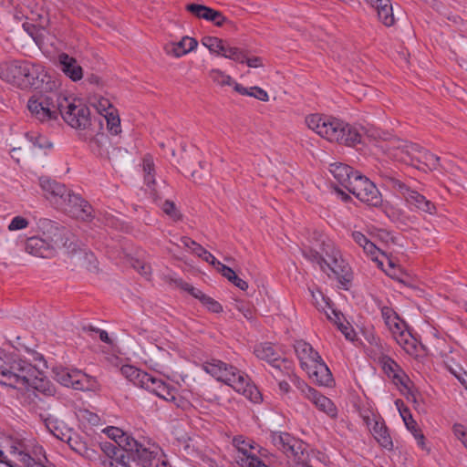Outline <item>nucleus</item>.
<instances>
[{
  "label": "nucleus",
  "mask_w": 467,
  "mask_h": 467,
  "mask_svg": "<svg viewBox=\"0 0 467 467\" xmlns=\"http://www.w3.org/2000/svg\"><path fill=\"white\" fill-rule=\"evenodd\" d=\"M109 438H110L113 441L119 445H124L126 441H130V440H135L134 438L126 435L122 430L117 427L109 426L107 427L103 431Z\"/></svg>",
  "instance_id": "37"
},
{
  "label": "nucleus",
  "mask_w": 467,
  "mask_h": 467,
  "mask_svg": "<svg viewBox=\"0 0 467 467\" xmlns=\"http://www.w3.org/2000/svg\"><path fill=\"white\" fill-rule=\"evenodd\" d=\"M203 370L215 378L218 381L232 387L236 392L241 393L254 403L262 400V395L257 387L251 382L250 378L244 372L234 366L220 359H212L202 365Z\"/></svg>",
  "instance_id": "3"
},
{
  "label": "nucleus",
  "mask_w": 467,
  "mask_h": 467,
  "mask_svg": "<svg viewBox=\"0 0 467 467\" xmlns=\"http://www.w3.org/2000/svg\"><path fill=\"white\" fill-rule=\"evenodd\" d=\"M373 420L374 425L370 429L373 437L382 448L392 451L393 441L384 420L381 417H374Z\"/></svg>",
  "instance_id": "23"
},
{
  "label": "nucleus",
  "mask_w": 467,
  "mask_h": 467,
  "mask_svg": "<svg viewBox=\"0 0 467 467\" xmlns=\"http://www.w3.org/2000/svg\"><path fill=\"white\" fill-rule=\"evenodd\" d=\"M142 169L144 171V182L151 188L155 184L154 163L151 156L147 155L143 158Z\"/></svg>",
  "instance_id": "38"
},
{
  "label": "nucleus",
  "mask_w": 467,
  "mask_h": 467,
  "mask_svg": "<svg viewBox=\"0 0 467 467\" xmlns=\"http://www.w3.org/2000/svg\"><path fill=\"white\" fill-rule=\"evenodd\" d=\"M306 458H307V454H306L303 451H301L300 453H298V455H296V457H292V461H293V466L292 467H311L307 462H306Z\"/></svg>",
  "instance_id": "57"
},
{
  "label": "nucleus",
  "mask_w": 467,
  "mask_h": 467,
  "mask_svg": "<svg viewBox=\"0 0 467 467\" xmlns=\"http://www.w3.org/2000/svg\"><path fill=\"white\" fill-rule=\"evenodd\" d=\"M99 464L101 467H118L119 463H117L114 459L99 456Z\"/></svg>",
  "instance_id": "64"
},
{
  "label": "nucleus",
  "mask_w": 467,
  "mask_h": 467,
  "mask_svg": "<svg viewBox=\"0 0 467 467\" xmlns=\"http://www.w3.org/2000/svg\"><path fill=\"white\" fill-rule=\"evenodd\" d=\"M348 191L369 206L379 207L382 204V195L376 184L359 171L352 180Z\"/></svg>",
  "instance_id": "12"
},
{
  "label": "nucleus",
  "mask_w": 467,
  "mask_h": 467,
  "mask_svg": "<svg viewBox=\"0 0 467 467\" xmlns=\"http://www.w3.org/2000/svg\"><path fill=\"white\" fill-rule=\"evenodd\" d=\"M251 97H254L261 101H268L269 97L267 92L260 87H251Z\"/></svg>",
  "instance_id": "55"
},
{
  "label": "nucleus",
  "mask_w": 467,
  "mask_h": 467,
  "mask_svg": "<svg viewBox=\"0 0 467 467\" xmlns=\"http://www.w3.org/2000/svg\"><path fill=\"white\" fill-rule=\"evenodd\" d=\"M121 374L134 385L143 389L148 384L150 374L137 368L134 366L124 365L120 368Z\"/></svg>",
  "instance_id": "30"
},
{
  "label": "nucleus",
  "mask_w": 467,
  "mask_h": 467,
  "mask_svg": "<svg viewBox=\"0 0 467 467\" xmlns=\"http://www.w3.org/2000/svg\"><path fill=\"white\" fill-rule=\"evenodd\" d=\"M67 443L68 444L69 448L74 451L75 452L80 453L82 452L83 449L86 446V442L83 441L78 435H70L67 440Z\"/></svg>",
  "instance_id": "43"
},
{
  "label": "nucleus",
  "mask_w": 467,
  "mask_h": 467,
  "mask_svg": "<svg viewBox=\"0 0 467 467\" xmlns=\"http://www.w3.org/2000/svg\"><path fill=\"white\" fill-rule=\"evenodd\" d=\"M217 270L221 272L225 278H227L230 282H232L235 286H237L241 290L245 291L248 288L247 282L240 278L231 267L222 263H218Z\"/></svg>",
  "instance_id": "35"
},
{
  "label": "nucleus",
  "mask_w": 467,
  "mask_h": 467,
  "mask_svg": "<svg viewBox=\"0 0 467 467\" xmlns=\"http://www.w3.org/2000/svg\"><path fill=\"white\" fill-rule=\"evenodd\" d=\"M37 235L43 237L56 248H67V251H75L76 244L70 242L67 244L68 232L66 228L59 225L58 223L47 218H40L36 223Z\"/></svg>",
  "instance_id": "11"
},
{
  "label": "nucleus",
  "mask_w": 467,
  "mask_h": 467,
  "mask_svg": "<svg viewBox=\"0 0 467 467\" xmlns=\"http://www.w3.org/2000/svg\"><path fill=\"white\" fill-rule=\"evenodd\" d=\"M337 327L345 335V337L348 340H350V341L354 340L356 334H355L354 330L352 329V327H350L347 325H344L342 322H339Z\"/></svg>",
  "instance_id": "59"
},
{
  "label": "nucleus",
  "mask_w": 467,
  "mask_h": 467,
  "mask_svg": "<svg viewBox=\"0 0 467 467\" xmlns=\"http://www.w3.org/2000/svg\"><path fill=\"white\" fill-rule=\"evenodd\" d=\"M26 137L30 140V141H32L34 147H37L39 149H49L52 147V143L49 142L44 136L26 134Z\"/></svg>",
  "instance_id": "45"
},
{
  "label": "nucleus",
  "mask_w": 467,
  "mask_h": 467,
  "mask_svg": "<svg viewBox=\"0 0 467 467\" xmlns=\"http://www.w3.org/2000/svg\"><path fill=\"white\" fill-rule=\"evenodd\" d=\"M233 444L238 451V455L235 457L237 460H244L248 457H256L254 451L258 447L257 444L250 440L244 439L243 436H236L233 439Z\"/></svg>",
  "instance_id": "28"
},
{
  "label": "nucleus",
  "mask_w": 467,
  "mask_h": 467,
  "mask_svg": "<svg viewBox=\"0 0 467 467\" xmlns=\"http://www.w3.org/2000/svg\"><path fill=\"white\" fill-rule=\"evenodd\" d=\"M20 461L25 463L27 467H33L34 464H37L39 462H36L30 454L26 452L20 451Z\"/></svg>",
  "instance_id": "61"
},
{
  "label": "nucleus",
  "mask_w": 467,
  "mask_h": 467,
  "mask_svg": "<svg viewBox=\"0 0 467 467\" xmlns=\"http://www.w3.org/2000/svg\"><path fill=\"white\" fill-rule=\"evenodd\" d=\"M254 353L258 358L266 361L269 365L281 358L270 343H264L256 347Z\"/></svg>",
  "instance_id": "32"
},
{
  "label": "nucleus",
  "mask_w": 467,
  "mask_h": 467,
  "mask_svg": "<svg viewBox=\"0 0 467 467\" xmlns=\"http://www.w3.org/2000/svg\"><path fill=\"white\" fill-rule=\"evenodd\" d=\"M294 348L303 369H308L309 364L320 359L319 353L305 340H296Z\"/></svg>",
  "instance_id": "22"
},
{
  "label": "nucleus",
  "mask_w": 467,
  "mask_h": 467,
  "mask_svg": "<svg viewBox=\"0 0 467 467\" xmlns=\"http://www.w3.org/2000/svg\"><path fill=\"white\" fill-rule=\"evenodd\" d=\"M38 373H34V377L29 379L27 390L30 389L41 393L45 397H53L57 393L55 385L47 378H39Z\"/></svg>",
  "instance_id": "29"
},
{
  "label": "nucleus",
  "mask_w": 467,
  "mask_h": 467,
  "mask_svg": "<svg viewBox=\"0 0 467 467\" xmlns=\"http://www.w3.org/2000/svg\"><path fill=\"white\" fill-rule=\"evenodd\" d=\"M29 222L26 218L23 216H15L10 223L8 224V230L9 231H17L25 229L28 226Z\"/></svg>",
  "instance_id": "49"
},
{
  "label": "nucleus",
  "mask_w": 467,
  "mask_h": 467,
  "mask_svg": "<svg viewBox=\"0 0 467 467\" xmlns=\"http://www.w3.org/2000/svg\"><path fill=\"white\" fill-rule=\"evenodd\" d=\"M65 100V92L50 90L35 94L27 101V109L35 119L53 126L59 121L61 101Z\"/></svg>",
  "instance_id": "6"
},
{
  "label": "nucleus",
  "mask_w": 467,
  "mask_h": 467,
  "mask_svg": "<svg viewBox=\"0 0 467 467\" xmlns=\"http://www.w3.org/2000/svg\"><path fill=\"white\" fill-rule=\"evenodd\" d=\"M309 377L320 386L332 387L334 384L333 375L323 361L322 358L308 365L306 369Z\"/></svg>",
  "instance_id": "19"
},
{
  "label": "nucleus",
  "mask_w": 467,
  "mask_h": 467,
  "mask_svg": "<svg viewBox=\"0 0 467 467\" xmlns=\"http://www.w3.org/2000/svg\"><path fill=\"white\" fill-rule=\"evenodd\" d=\"M318 410L327 413L331 418H336L337 411L335 404L326 396L318 397L317 401L314 404Z\"/></svg>",
  "instance_id": "40"
},
{
  "label": "nucleus",
  "mask_w": 467,
  "mask_h": 467,
  "mask_svg": "<svg viewBox=\"0 0 467 467\" xmlns=\"http://www.w3.org/2000/svg\"><path fill=\"white\" fill-rule=\"evenodd\" d=\"M383 369L389 377H392L396 380V383H400L407 387L406 381H408V379L393 359L388 358L383 363Z\"/></svg>",
  "instance_id": "33"
},
{
  "label": "nucleus",
  "mask_w": 467,
  "mask_h": 467,
  "mask_svg": "<svg viewBox=\"0 0 467 467\" xmlns=\"http://www.w3.org/2000/svg\"><path fill=\"white\" fill-rule=\"evenodd\" d=\"M360 416H361L364 423L366 424V426L369 429H370V426L372 425V423L374 424V420H373L374 417H378L377 415H375L372 411H370L368 410H361Z\"/></svg>",
  "instance_id": "60"
},
{
  "label": "nucleus",
  "mask_w": 467,
  "mask_h": 467,
  "mask_svg": "<svg viewBox=\"0 0 467 467\" xmlns=\"http://www.w3.org/2000/svg\"><path fill=\"white\" fill-rule=\"evenodd\" d=\"M210 312L219 314L223 312L222 305L209 296H205L201 302Z\"/></svg>",
  "instance_id": "46"
},
{
  "label": "nucleus",
  "mask_w": 467,
  "mask_h": 467,
  "mask_svg": "<svg viewBox=\"0 0 467 467\" xmlns=\"http://www.w3.org/2000/svg\"><path fill=\"white\" fill-rule=\"evenodd\" d=\"M80 455L89 461L97 462L99 463V455H98V452L94 449L88 448L87 444L83 449L82 452L80 453Z\"/></svg>",
  "instance_id": "58"
},
{
  "label": "nucleus",
  "mask_w": 467,
  "mask_h": 467,
  "mask_svg": "<svg viewBox=\"0 0 467 467\" xmlns=\"http://www.w3.org/2000/svg\"><path fill=\"white\" fill-rule=\"evenodd\" d=\"M0 78L20 89H52L55 82L45 67L28 60H13L0 64Z\"/></svg>",
  "instance_id": "1"
},
{
  "label": "nucleus",
  "mask_w": 467,
  "mask_h": 467,
  "mask_svg": "<svg viewBox=\"0 0 467 467\" xmlns=\"http://www.w3.org/2000/svg\"><path fill=\"white\" fill-rule=\"evenodd\" d=\"M63 108H60L59 118L74 129L85 130L91 125L89 108L71 96L65 93V100L61 101Z\"/></svg>",
  "instance_id": "9"
},
{
  "label": "nucleus",
  "mask_w": 467,
  "mask_h": 467,
  "mask_svg": "<svg viewBox=\"0 0 467 467\" xmlns=\"http://www.w3.org/2000/svg\"><path fill=\"white\" fill-rule=\"evenodd\" d=\"M25 249L34 256L47 258L54 254L57 248L51 243L40 237V235H34L27 238Z\"/></svg>",
  "instance_id": "21"
},
{
  "label": "nucleus",
  "mask_w": 467,
  "mask_h": 467,
  "mask_svg": "<svg viewBox=\"0 0 467 467\" xmlns=\"http://www.w3.org/2000/svg\"><path fill=\"white\" fill-rule=\"evenodd\" d=\"M134 268L142 275H148L150 274V266L140 261H136L133 265Z\"/></svg>",
  "instance_id": "63"
},
{
  "label": "nucleus",
  "mask_w": 467,
  "mask_h": 467,
  "mask_svg": "<svg viewBox=\"0 0 467 467\" xmlns=\"http://www.w3.org/2000/svg\"><path fill=\"white\" fill-rule=\"evenodd\" d=\"M270 373L275 379H280L282 377H287L295 385V379H299L295 373L293 361L286 358L281 357L279 359L270 365Z\"/></svg>",
  "instance_id": "25"
},
{
  "label": "nucleus",
  "mask_w": 467,
  "mask_h": 467,
  "mask_svg": "<svg viewBox=\"0 0 467 467\" xmlns=\"http://www.w3.org/2000/svg\"><path fill=\"white\" fill-rule=\"evenodd\" d=\"M210 75L213 80L221 86L231 85L232 83V78L221 70H212Z\"/></svg>",
  "instance_id": "48"
},
{
  "label": "nucleus",
  "mask_w": 467,
  "mask_h": 467,
  "mask_svg": "<svg viewBox=\"0 0 467 467\" xmlns=\"http://www.w3.org/2000/svg\"><path fill=\"white\" fill-rule=\"evenodd\" d=\"M326 315H327V317L330 321L335 323L337 327H338L339 322H342L341 318L343 317V315L336 309H331V313L326 312Z\"/></svg>",
  "instance_id": "62"
},
{
  "label": "nucleus",
  "mask_w": 467,
  "mask_h": 467,
  "mask_svg": "<svg viewBox=\"0 0 467 467\" xmlns=\"http://www.w3.org/2000/svg\"><path fill=\"white\" fill-rule=\"evenodd\" d=\"M192 252L199 257L202 258L204 261L209 263L210 265L215 266L218 269V263H220L213 254H212L209 251L203 248L201 244L196 246V248H192Z\"/></svg>",
  "instance_id": "42"
},
{
  "label": "nucleus",
  "mask_w": 467,
  "mask_h": 467,
  "mask_svg": "<svg viewBox=\"0 0 467 467\" xmlns=\"http://www.w3.org/2000/svg\"><path fill=\"white\" fill-rule=\"evenodd\" d=\"M34 373H38V369L31 362L0 349V385L15 389H28Z\"/></svg>",
  "instance_id": "4"
},
{
  "label": "nucleus",
  "mask_w": 467,
  "mask_h": 467,
  "mask_svg": "<svg viewBox=\"0 0 467 467\" xmlns=\"http://www.w3.org/2000/svg\"><path fill=\"white\" fill-rule=\"evenodd\" d=\"M198 46V41L190 36H183L177 43H171L165 47L166 53L175 57H181L192 51Z\"/></svg>",
  "instance_id": "27"
},
{
  "label": "nucleus",
  "mask_w": 467,
  "mask_h": 467,
  "mask_svg": "<svg viewBox=\"0 0 467 467\" xmlns=\"http://www.w3.org/2000/svg\"><path fill=\"white\" fill-rule=\"evenodd\" d=\"M222 39L215 36H204L202 39V44L207 47L212 53H216L221 45Z\"/></svg>",
  "instance_id": "51"
},
{
  "label": "nucleus",
  "mask_w": 467,
  "mask_h": 467,
  "mask_svg": "<svg viewBox=\"0 0 467 467\" xmlns=\"http://www.w3.org/2000/svg\"><path fill=\"white\" fill-rule=\"evenodd\" d=\"M58 62L60 69L72 81H78L82 78L83 69L76 58L70 57L67 53H61L58 55Z\"/></svg>",
  "instance_id": "24"
},
{
  "label": "nucleus",
  "mask_w": 467,
  "mask_h": 467,
  "mask_svg": "<svg viewBox=\"0 0 467 467\" xmlns=\"http://www.w3.org/2000/svg\"><path fill=\"white\" fill-rule=\"evenodd\" d=\"M379 174L383 184L392 190L399 192L404 197L406 202L416 210L429 214L436 213L437 208L434 202L428 200L424 195L410 189L399 178V173L391 169H379Z\"/></svg>",
  "instance_id": "7"
},
{
  "label": "nucleus",
  "mask_w": 467,
  "mask_h": 467,
  "mask_svg": "<svg viewBox=\"0 0 467 467\" xmlns=\"http://www.w3.org/2000/svg\"><path fill=\"white\" fill-rule=\"evenodd\" d=\"M55 379L61 385L80 391H93L98 387L95 378L79 369L57 368L53 370Z\"/></svg>",
  "instance_id": "10"
},
{
  "label": "nucleus",
  "mask_w": 467,
  "mask_h": 467,
  "mask_svg": "<svg viewBox=\"0 0 467 467\" xmlns=\"http://www.w3.org/2000/svg\"><path fill=\"white\" fill-rule=\"evenodd\" d=\"M39 185L44 192L45 197L57 207L66 198L69 191L65 184L48 177H40Z\"/></svg>",
  "instance_id": "18"
},
{
  "label": "nucleus",
  "mask_w": 467,
  "mask_h": 467,
  "mask_svg": "<svg viewBox=\"0 0 467 467\" xmlns=\"http://www.w3.org/2000/svg\"><path fill=\"white\" fill-rule=\"evenodd\" d=\"M99 447L104 453L103 458L114 459L122 467H133L136 457L131 455V452L140 449L141 443L136 440H130L121 446L112 441H103L99 443Z\"/></svg>",
  "instance_id": "13"
},
{
  "label": "nucleus",
  "mask_w": 467,
  "mask_h": 467,
  "mask_svg": "<svg viewBox=\"0 0 467 467\" xmlns=\"http://www.w3.org/2000/svg\"><path fill=\"white\" fill-rule=\"evenodd\" d=\"M301 252L306 260L317 264L320 269L324 273H327L329 277H331V274L327 271H330L341 286L344 289H348V285L352 280L351 268L342 258L340 251L331 240L327 239L322 241L320 252L311 247H305Z\"/></svg>",
  "instance_id": "2"
},
{
  "label": "nucleus",
  "mask_w": 467,
  "mask_h": 467,
  "mask_svg": "<svg viewBox=\"0 0 467 467\" xmlns=\"http://www.w3.org/2000/svg\"><path fill=\"white\" fill-rule=\"evenodd\" d=\"M237 463L241 467H268L257 456L244 458V460H237Z\"/></svg>",
  "instance_id": "52"
},
{
  "label": "nucleus",
  "mask_w": 467,
  "mask_h": 467,
  "mask_svg": "<svg viewBox=\"0 0 467 467\" xmlns=\"http://www.w3.org/2000/svg\"><path fill=\"white\" fill-rule=\"evenodd\" d=\"M143 389L154 393L156 396L166 401L179 406L178 401L181 400V397L178 394L177 389L174 387L166 384L161 379L150 375L148 384L145 385Z\"/></svg>",
  "instance_id": "17"
},
{
  "label": "nucleus",
  "mask_w": 467,
  "mask_h": 467,
  "mask_svg": "<svg viewBox=\"0 0 467 467\" xmlns=\"http://www.w3.org/2000/svg\"><path fill=\"white\" fill-rule=\"evenodd\" d=\"M381 316L386 326L392 331L393 334H396V330L400 331L403 324L400 322L398 314L391 307L382 306Z\"/></svg>",
  "instance_id": "31"
},
{
  "label": "nucleus",
  "mask_w": 467,
  "mask_h": 467,
  "mask_svg": "<svg viewBox=\"0 0 467 467\" xmlns=\"http://www.w3.org/2000/svg\"><path fill=\"white\" fill-rule=\"evenodd\" d=\"M387 150L390 158L418 170L427 168L433 171L441 168L440 157L417 143L396 140L390 142Z\"/></svg>",
  "instance_id": "5"
},
{
  "label": "nucleus",
  "mask_w": 467,
  "mask_h": 467,
  "mask_svg": "<svg viewBox=\"0 0 467 467\" xmlns=\"http://www.w3.org/2000/svg\"><path fill=\"white\" fill-rule=\"evenodd\" d=\"M328 116H321L319 114H311L306 118L307 127L316 131L319 136L324 131Z\"/></svg>",
  "instance_id": "39"
},
{
  "label": "nucleus",
  "mask_w": 467,
  "mask_h": 467,
  "mask_svg": "<svg viewBox=\"0 0 467 467\" xmlns=\"http://www.w3.org/2000/svg\"><path fill=\"white\" fill-rule=\"evenodd\" d=\"M136 461L133 467H172L166 456L157 448H147L141 444L140 449L131 452Z\"/></svg>",
  "instance_id": "15"
},
{
  "label": "nucleus",
  "mask_w": 467,
  "mask_h": 467,
  "mask_svg": "<svg viewBox=\"0 0 467 467\" xmlns=\"http://www.w3.org/2000/svg\"><path fill=\"white\" fill-rule=\"evenodd\" d=\"M186 10L198 18L213 22L216 26H222L227 21L222 12L203 5L189 4L186 5Z\"/></svg>",
  "instance_id": "20"
},
{
  "label": "nucleus",
  "mask_w": 467,
  "mask_h": 467,
  "mask_svg": "<svg viewBox=\"0 0 467 467\" xmlns=\"http://www.w3.org/2000/svg\"><path fill=\"white\" fill-rule=\"evenodd\" d=\"M226 58L232 59L238 63H244V59L246 58V53L238 47H230L227 50Z\"/></svg>",
  "instance_id": "44"
},
{
  "label": "nucleus",
  "mask_w": 467,
  "mask_h": 467,
  "mask_svg": "<svg viewBox=\"0 0 467 467\" xmlns=\"http://www.w3.org/2000/svg\"><path fill=\"white\" fill-rule=\"evenodd\" d=\"M57 208L62 210L72 218L86 221L93 217L91 205L81 195L74 193L71 190L68 191L66 198L62 200Z\"/></svg>",
  "instance_id": "14"
},
{
  "label": "nucleus",
  "mask_w": 467,
  "mask_h": 467,
  "mask_svg": "<svg viewBox=\"0 0 467 467\" xmlns=\"http://www.w3.org/2000/svg\"><path fill=\"white\" fill-rule=\"evenodd\" d=\"M400 415L404 420L407 429L410 431L411 433L413 434V432H415V429L419 428L417 422L413 420L411 414L410 413V410L408 409H404L403 411L400 410Z\"/></svg>",
  "instance_id": "53"
},
{
  "label": "nucleus",
  "mask_w": 467,
  "mask_h": 467,
  "mask_svg": "<svg viewBox=\"0 0 467 467\" xmlns=\"http://www.w3.org/2000/svg\"><path fill=\"white\" fill-rule=\"evenodd\" d=\"M379 19L386 26H391L394 22L393 9L390 0H383L382 4L375 7Z\"/></svg>",
  "instance_id": "34"
},
{
  "label": "nucleus",
  "mask_w": 467,
  "mask_h": 467,
  "mask_svg": "<svg viewBox=\"0 0 467 467\" xmlns=\"http://www.w3.org/2000/svg\"><path fill=\"white\" fill-rule=\"evenodd\" d=\"M320 137L331 142H337L347 146H355L361 143L362 135L358 130L341 119L328 117Z\"/></svg>",
  "instance_id": "8"
},
{
  "label": "nucleus",
  "mask_w": 467,
  "mask_h": 467,
  "mask_svg": "<svg viewBox=\"0 0 467 467\" xmlns=\"http://www.w3.org/2000/svg\"><path fill=\"white\" fill-rule=\"evenodd\" d=\"M295 386L300 390V392L305 396V398L309 400L313 404H315L317 401L318 397L323 396L317 389L308 386L304 380L300 379H295Z\"/></svg>",
  "instance_id": "36"
},
{
  "label": "nucleus",
  "mask_w": 467,
  "mask_h": 467,
  "mask_svg": "<svg viewBox=\"0 0 467 467\" xmlns=\"http://www.w3.org/2000/svg\"><path fill=\"white\" fill-rule=\"evenodd\" d=\"M108 140V138L103 134H98L95 138H93L90 141V147L93 150H98L99 153L101 154L100 148L102 144Z\"/></svg>",
  "instance_id": "56"
},
{
  "label": "nucleus",
  "mask_w": 467,
  "mask_h": 467,
  "mask_svg": "<svg viewBox=\"0 0 467 467\" xmlns=\"http://www.w3.org/2000/svg\"><path fill=\"white\" fill-rule=\"evenodd\" d=\"M107 122V128L109 131L113 135H118L120 131V119L119 117L115 114L113 111L107 112L105 115H102Z\"/></svg>",
  "instance_id": "41"
},
{
  "label": "nucleus",
  "mask_w": 467,
  "mask_h": 467,
  "mask_svg": "<svg viewBox=\"0 0 467 467\" xmlns=\"http://www.w3.org/2000/svg\"><path fill=\"white\" fill-rule=\"evenodd\" d=\"M452 431L455 437L467 448V428L462 424L455 423Z\"/></svg>",
  "instance_id": "50"
},
{
  "label": "nucleus",
  "mask_w": 467,
  "mask_h": 467,
  "mask_svg": "<svg viewBox=\"0 0 467 467\" xmlns=\"http://www.w3.org/2000/svg\"><path fill=\"white\" fill-rule=\"evenodd\" d=\"M162 211L173 220H180L182 215L173 202L166 200L162 204Z\"/></svg>",
  "instance_id": "47"
},
{
  "label": "nucleus",
  "mask_w": 467,
  "mask_h": 467,
  "mask_svg": "<svg viewBox=\"0 0 467 467\" xmlns=\"http://www.w3.org/2000/svg\"><path fill=\"white\" fill-rule=\"evenodd\" d=\"M329 171L337 182L347 190L351 185L354 177L358 173V171H355L352 167L340 162L330 164Z\"/></svg>",
  "instance_id": "26"
},
{
  "label": "nucleus",
  "mask_w": 467,
  "mask_h": 467,
  "mask_svg": "<svg viewBox=\"0 0 467 467\" xmlns=\"http://www.w3.org/2000/svg\"><path fill=\"white\" fill-rule=\"evenodd\" d=\"M396 333H399V337L397 338V342L400 344V345H403V348L409 352L410 351V348L408 347H411L413 348L414 345L411 341V339H410L409 337H410V334H405L403 331H402V327L400 328V331H397L396 330Z\"/></svg>",
  "instance_id": "54"
},
{
  "label": "nucleus",
  "mask_w": 467,
  "mask_h": 467,
  "mask_svg": "<svg viewBox=\"0 0 467 467\" xmlns=\"http://www.w3.org/2000/svg\"><path fill=\"white\" fill-rule=\"evenodd\" d=\"M270 439L274 446L283 451L287 458L296 457L304 451L301 441L288 432L273 431Z\"/></svg>",
  "instance_id": "16"
}]
</instances>
